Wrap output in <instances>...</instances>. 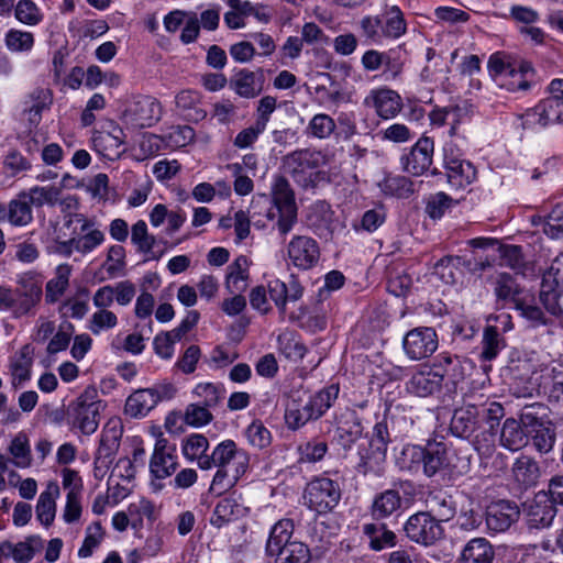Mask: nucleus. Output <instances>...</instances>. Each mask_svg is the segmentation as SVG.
<instances>
[{
	"label": "nucleus",
	"instance_id": "f257e3e1",
	"mask_svg": "<svg viewBox=\"0 0 563 563\" xmlns=\"http://www.w3.org/2000/svg\"><path fill=\"white\" fill-rule=\"evenodd\" d=\"M464 394L463 406L454 409L450 432L461 439L472 440L479 454H489L495 449L500 420L505 417L503 405L495 400Z\"/></svg>",
	"mask_w": 563,
	"mask_h": 563
},
{
	"label": "nucleus",
	"instance_id": "f03ea898",
	"mask_svg": "<svg viewBox=\"0 0 563 563\" xmlns=\"http://www.w3.org/2000/svg\"><path fill=\"white\" fill-rule=\"evenodd\" d=\"M487 70L496 86L509 92L529 91L534 78V69L529 62L504 52L489 56Z\"/></svg>",
	"mask_w": 563,
	"mask_h": 563
},
{
	"label": "nucleus",
	"instance_id": "7ed1b4c3",
	"mask_svg": "<svg viewBox=\"0 0 563 563\" xmlns=\"http://www.w3.org/2000/svg\"><path fill=\"white\" fill-rule=\"evenodd\" d=\"M360 30L366 42L382 45L386 41H396L407 32V22L398 5L388 7L380 14L364 15L360 20Z\"/></svg>",
	"mask_w": 563,
	"mask_h": 563
},
{
	"label": "nucleus",
	"instance_id": "20e7f679",
	"mask_svg": "<svg viewBox=\"0 0 563 563\" xmlns=\"http://www.w3.org/2000/svg\"><path fill=\"white\" fill-rule=\"evenodd\" d=\"M266 218L276 228L279 235L285 238L297 223L298 208L294 190L284 177H277L272 187V205Z\"/></svg>",
	"mask_w": 563,
	"mask_h": 563
},
{
	"label": "nucleus",
	"instance_id": "39448f33",
	"mask_svg": "<svg viewBox=\"0 0 563 563\" xmlns=\"http://www.w3.org/2000/svg\"><path fill=\"white\" fill-rule=\"evenodd\" d=\"M323 164L324 156L320 152L300 150L285 156L283 167L298 185L307 188L316 184Z\"/></svg>",
	"mask_w": 563,
	"mask_h": 563
},
{
	"label": "nucleus",
	"instance_id": "423d86ee",
	"mask_svg": "<svg viewBox=\"0 0 563 563\" xmlns=\"http://www.w3.org/2000/svg\"><path fill=\"white\" fill-rule=\"evenodd\" d=\"M390 434L386 418L375 423L369 440V452L365 454L360 452V462L356 470L360 474H374L382 476L384 473L383 464L386 460L387 446L390 443Z\"/></svg>",
	"mask_w": 563,
	"mask_h": 563
},
{
	"label": "nucleus",
	"instance_id": "0eeeda50",
	"mask_svg": "<svg viewBox=\"0 0 563 563\" xmlns=\"http://www.w3.org/2000/svg\"><path fill=\"white\" fill-rule=\"evenodd\" d=\"M162 103L152 96H133L125 106L122 113V121L126 128L141 130L152 128L162 118Z\"/></svg>",
	"mask_w": 563,
	"mask_h": 563
},
{
	"label": "nucleus",
	"instance_id": "6e6552de",
	"mask_svg": "<svg viewBox=\"0 0 563 563\" xmlns=\"http://www.w3.org/2000/svg\"><path fill=\"white\" fill-rule=\"evenodd\" d=\"M341 495L338 482L329 477H316L307 484L303 498L310 509L327 514L338 506Z\"/></svg>",
	"mask_w": 563,
	"mask_h": 563
},
{
	"label": "nucleus",
	"instance_id": "1a4fd4ad",
	"mask_svg": "<svg viewBox=\"0 0 563 563\" xmlns=\"http://www.w3.org/2000/svg\"><path fill=\"white\" fill-rule=\"evenodd\" d=\"M520 124L526 130L542 131L563 122V103L550 97L542 99L534 107L519 115Z\"/></svg>",
	"mask_w": 563,
	"mask_h": 563
},
{
	"label": "nucleus",
	"instance_id": "9d476101",
	"mask_svg": "<svg viewBox=\"0 0 563 563\" xmlns=\"http://www.w3.org/2000/svg\"><path fill=\"white\" fill-rule=\"evenodd\" d=\"M404 531L410 541L426 547L434 544L444 534L439 520L427 511L411 515L404 525Z\"/></svg>",
	"mask_w": 563,
	"mask_h": 563
},
{
	"label": "nucleus",
	"instance_id": "9b49d317",
	"mask_svg": "<svg viewBox=\"0 0 563 563\" xmlns=\"http://www.w3.org/2000/svg\"><path fill=\"white\" fill-rule=\"evenodd\" d=\"M104 240V233L96 227L95 222L84 220L77 236L66 241H56L52 250L64 256H70L74 252L88 254L99 247Z\"/></svg>",
	"mask_w": 563,
	"mask_h": 563
},
{
	"label": "nucleus",
	"instance_id": "f8f14e48",
	"mask_svg": "<svg viewBox=\"0 0 563 563\" xmlns=\"http://www.w3.org/2000/svg\"><path fill=\"white\" fill-rule=\"evenodd\" d=\"M102 408V402L93 400V397L86 391L68 406L67 412L73 426L89 435L98 429Z\"/></svg>",
	"mask_w": 563,
	"mask_h": 563
},
{
	"label": "nucleus",
	"instance_id": "ddd939ff",
	"mask_svg": "<svg viewBox=\"0 0 563 563\" xmlns=\"http://www.w3.org/2000/svg\"><path fill=\"white\" fill-rule=\"evenodd\" d=\"M249 454L238 449L233 440H224L220 442L209 456H202L200 460L201 470H211L213 467L222 468H249Z\"/></svg>",
	"mask_w": 563,
	"mask_h": 563
},
{
	"label": "nucleus",
	"instance_id": "4468645a",
	"mask_svg": "<svg viewBox=\"0 0 563 563\" xmlns=\"http://www.w3.org/2000/svg\"><path fill=\"white\" fill-rule=\"evenodd\" d=\"M289 263L299 271L314 268L320 261L318 242L308 235H294L286 245Z\"/></svg>",
	"mask_w": 563,
	"mask_h": 563
},
{
	"label": "nucleus",
	"instance_id": "2eb2a0df",
	"mask_svg": "<svg viewBox=\"0 0 563 563\" xmlns=\"http://www.w3.org/2000/svg\"><path fill=\"white\" fill-rule=\"evenodd\" d=\"M428 117L432 128L449 126L445 135L454 136L464 134L461 128L471 120V110L467 104L434 107Z\"/></svg>",
	"mask_w": 563,
	"mask_h": 563
},
{
	"label": "nucleus",
	"instance_id": "dca6fc26",
	"mask_svg": "<svg viewBox=\"0 0 563 563\" xmlns=\"http://www.w3.org/2000/svg\"><path fill=\"white\" fill-rule=\"evenodd\" d=\"M522 512L530 529H544L552 525L558 509L545 493L538 492L522 504Z\"/></svg>",
	"mask_w": 563,
	"mask_h": 563
},
{
	"label": "nucleus",
	"instance_id": "f3484780",
	"mask_svg": "<svg viewBox=\"0 0 563 563\" xmlns=\"http://www.w3.org/2000/svg\"><path fill=\"white\" fill-rule=\"evenodd\" d=\"M520 517V509L512 500L499 499L490 503L485 512L487 528L494 532L508 530Z\"/></svg>",
	"mask_w": 563,
	"mask_h": 563
},
{
	"label": "nucleus",
	"instance_id": "a211bd4d",
	"mask_svg": "<svg viewBox=\"0 0 563 563\" xmlns=\"http://www.w3.org/2000/svg\"><path fill=\"white\" fill-rule=\"evenodd\" d=\"M121 437L122 428L118 421H110L106 424L95 455L96 470H108L110 467L120 448Z\"/></svg>",
	"mask_w": 563,
	"mask_h": 563
},
{
	"label": "nucleus",
	"instance_id": "6ab92c4d",
	"mask_svg": "<svg viewBox=\"0 0 563 563\" xmlns=\"http://www.w3.org/2000/svg\"><path fill=\"white\" fill-rule=\"evenodd\" d=\"M433 152V140L428 136L420 137L410 151L401 156L402 168L409 174L422 175L432 164Z\"/></svg>",
	"mask_w": 563,
	"mask_h": 563
},
{
	"label": "nucleus",
	"instance_id": "aec40b11",
	"mask_svg": "<svg viewBox=\"0 0 563 563\" xmlns=\"http://www.w3.org/2000/svg\"><path fill=\"white\" fill-rule=\"evenodd\" d=\"M176 445L163 437L156 440L150 461L151 474L158 479L170 476L177 468Z\"/></svg>",
	"mask_w": 563,
	"mask_h": 563
},
{
	"label": "nucleus",
	"instance_id": "412c9836",
	"mask_svg": "<svg viewBox=\"0 0 563 563\" xmlns=\"http://www.w3.org/2000/svg\"><path fill=\"white\" fill-rule=\"evenodd\" d=\"M364 103L373 107L377 115L384 120L395 118L401 110V97L387 88L374 89L365 98Z\"/></svg>",
	"mask_w": 563,
	"mask_h": 563
},
{
	"label": "nucleus",
	"instance_id": "4be33fe9",
	"mask_svg": "<svg viewBox=\"0 0 563 563\" xmlns=\"http://www.w3.org/2000/svg\"><path fill=\"white\" fill-rule=\"evenodd\" d=\"M249 507L242 503L241 496L232 494L223 497L216 505L212 517L210 518V523L220 529L229 522L245 517Z\"/></svg>",
	"mask_w": 563,
	"mask_h": 563
},
{
	"label": "nucleus",
	"instance_id": "5701e85b",
	"mask_svg": "<svg viewBox=\"0 0 563 563\" xmlns=\"http://www.w3.org/2000/svg\"><path fill=\"white\" fill-rule=\"evenodd\" d=\"M443 375L442 365H434V369L419 371L410 378L408 389L419 397L430 396L441 387Z\"/></svg>",
	"mask_w": 563,
	"mask_h": 563
},
{
	"label": "nucleus",
	"instance_id": "b1692460",
	"mask_svg": "<svg viewBox=\"0 0 563 563\" xmlns=\"http://www.w3.org/2000/svg\"><path fill=\"white\" fill-rule=\"evenodd\" d=\"M37 303L16 289L0 286V310L10 312L14 318L33 314Z\"/></svg>",
	"mask_w": 563,
	"mask_h": 563
},
{
	"label": "nucleus",
	"instance_id": "393cba45",
	"mask_svg": "<svg viewBox=\"0 0 563 563\" xmlns=\"http://www.w3.org/2000/svg\"><path fill=\"white\" fill-rule=\"evenodd\" d=\"M450 464L449 449L443 442H428L423 446L422 473L432 477Z\"/></svg>",
	"mask_w": 563,
	"mask_h": 563
},
{
	"label": "nucleus",
	"instance_id": "a878e982",
	"mask_svg": "<svg viewBox=\"0 0 563 563\" xmlns=\"http://www.w3.org/2000/svg\"><path fill=\"white\" fill-rule=\"evenodd\" d=\"M251 261L245 255H239L227 267L225 289L230 294H242L246 290L250 279Z\"/></svg>",
	"mask_w": 563,
	"mask_h": 563
},
{
	"label": "nucleus",
	"instance_id": "bb28decb",
	"mask_svg": "<svg viewBox=\"0 0 563 563\" xmlns=\"http://www.w3.org/2000/svg\"><path fill=\"white\" fill-rule=\"evenodd\" d=\"M402 345L405 352H435L438 335L433 328H415L406 333Z\"/></svg>",
	"mask_w": 563,
	"mask_h": 563
},
{
	"label": "nucleus",
	"instance_id": "cd10ccee",
	"mask_svg": "<svg viewBox=\"0 0 563 563\" xmlns=\"http://www.w3.org/2000/svg\"><path fill=\"white\" fill-rule=\"evenodd\" d=\"M201 95L192 89H183L175 97V103L180 114L188 121L199 122L207 117L201 106Z\"/></svg>",
	"mask_w": 563,
	"mask_h": 563
},
{
	"label": "nucleus",
	"instance_id": "c85d7f7f",
	"mask_svg": "<svg viewBox=\"0 0 563 563\" xmlns=\"http://www.w3.org/2000/svg\"><path fill=\"white\" fill-rule=\"evenodd\" d=\"M499 431V444L509 451H519L529 443V434L515 418H507Z\"/></svg>",
	"mask_w": 563,
	"mask_h": 563
},
{
	"label": "nucleus",
	"instance_id": "c756f323",
	"mask_svg": "<svg viewBox=\"0 0 563 563\" xmlns=\"http://www.w3.org/2000/svg\"><path fill=\"white\" fill-rule=\"evenodd\" d=\"M32 221V209L25 196L0 205V222H9L14 227H24Z\"/></svg>",
	"mask_w": 563,
	"mask_h": 563
},
{
	"label": "nucleus",
	"instance_id": "7c9ffc66",
	"mask_svg": "<svg viewBox=\"0 0 563 563\" xmlns=\"http://www.w3.org/2000/svg\"><path fill=\"white\" fill-rule=\"evenodd\" d=\"M495 550L485 538H474L463 548L459 563H493Z\"/></svg>",
	"mask_w": 563,
	"mask_h": 563
},
{
	"label": "nucleus",
	"instance_id": "2f4dec72",
	"mask_svg": "<svg viewBox=\"0 0 563 563\" xmlns=\"http://www.w3.org/2000/svg\"><path fill=\"white\" fill-rule=\"evenodd\" d=\"M402 498L397 489L390 488L377 494L371 506V515L375 520H383L401 508Z\"/></svg>",
	"mask_w": 563,
	"mask_h": 563
},
{
	"label": "nucleus",
	"instance_id": "473e14b6",
	"mask_svg": "<svg viewBox=\"0 0 563 563\" xmlns=\"http://www.w3.org/2000/svg\"><path fill=\"white\" fill-rule=\"evenodd\" d=\"M42 547V539L38 536H31L23 542L16 544L10 541H3L0 543V550L2 551L3 558H13L16 563L30 562L37 548Z\"/></svg>",
	"mask_w": 563,
	"mask_h": 563
},
{
	"label": "nucleus",
	"instance_id": "72a5a7b5",
	"mask_svg": "<svg viewBox=\"0 0 563 563\" xmlns=\"http://www.w3.org/2000/svg\"><path fill=\"white\" fill-rule=\"evenodd\" d=\"M230 88L242 98H254L263 89L262 76L249 69H241L231 79Z\"/></svg>",
	"mask_w": 563,
	"mask_h": 563
},
{
	"label": "nucleus",
	"instance_id": "f704fd0d",
	"mask_svg": "<svg viewBox=\"0 0 563 563\" xmlns=\"http://www.w3.org/2000/svg\"><path fill=\"white\" fill-rule=\"evenodd\" d=\"M512 475L520 485L532 487L537 485L541 477L539 462L529 455H520L512 465Z\"/></svg>",
	"mask_w": 563,
	"mask_h": 563
},
{
	"label": "nucleus",
	"instance_id": "c9c22d12",
	"mask_svg": "<svg viewBox=\"0 0 563 563\" xmlns=\"http://www.w3.org/2000/svg\"><path fill=\"white\" fill-rule=\"evenodd\" d=\"M294 532V522L290 519H282L276 522L269 532L268 540L266 542V554L275 556L277 552H280L290 541Z\"/></svg>",
	"mask_w": 563,
	"mask_h": 563
},
{
	"label": "nucleus",
	"instance_id": "e433bc0d",
	"mask_svg": "<svg viewBox=\"0 0 563 563\" xmlns=\"http://www.w3.org/2000/svg\"><path fill=\"white\" fill-rule=\"evenodd\" d=\"M363 533L369 539V548L374 551H382L397 543L396 534L385 523H366L363 526Z\"/></svg>",
	"mask_w": 563,
	"mask_h": 563
},
{
	"label": "nucleus",
	"instance_id": "4c0bfd02",
	"mask_svg": "<svg viewBox=\"0 0 563 563\" xmlns=\"http://www.w3.org/2000/svg\"><path fill=\"white\" fill-rule=\"evenodd\" d=\"M69 264H60L55 269V276L46 283L45 299L48 303L56 302L66 291L71 275Z\"/></svg>",
	"mask_w": 563,
	"mask_h": 563
},
{
	"label": "nucleus",
	"instance_id": "58836bf2",
	"mask_svg": "<svg viewBox=\"0 0 563 563\" xmlns=\"http://www.w3.org/2000/svg\"><path fill=\"white\" fill-rule=\"evenodd\" d=\"M59 495V487L57 484H49L46 490L42 492L37 505L36 517L42 525L48 527L52 525L56 514L55 499Z\"/></svg>",
	"mask_w": 563,
	"mask_h": 563
},
{
	"label": "nucleus",
	"instance_id": "ea45409f",
	"mask_svg": "<svg viewBox=\"0 0 563 563\" xmlns=\"http://www.w3.org/2000/svg\"><path fill=\"white\" fill-rule=\"evenodd\" d=\"M362 433L361 422L354 415H351L350 418L339 422L333 439L340 446L347 450L361 438Z\"/></svg>",
	"mask_w": 563,
	"mask_h": 563
},
{
	"label": "nucleus",
	"instance_id": "a19ab883",
	"mask_svg": "<svg viewBox=\"0 0 563 563\" xmlns=\"http://www.w3.org/2000/svg\"><path fill=\"white\" fill-rule=\"evenodd\" d=\"M43 282L44 277L41 273L35 271L24 272L16 276L18 286L15 289L38 305L43 296Z\"/></svg>",
	"mask_w": 563,
	"mask_h": 563
},
{
	"label": "nucleus",
	"instance_id": "79ce46f5",
	"mask_svg": "<svg viewBox=\"0 0 563 563\" xmlns=\"http://www.w3.org/2000/svg\"><path fill=\"white\" fill-rule=\"evenodd\" d=\"M247 468H222L217 467V472L211 482L209 493L221 496L236 485L239 479L245 474Z\"/></svg>",
	"mask_w": 563,
	"mask_h": 563
},
{
	"label": "nucleus",
	"instance_id": "37998d69",
	"mask_svg": "<svg viewBox=\"0 0 563 563\" xmlns=\"http://www.w3.org/2000/svg\"><path fill=\"white\" fill-rule=\"evenodd\" d=\"M466 266V258L462 256H444L439 260L433 268L437 275L444 284H454L461 274V267Z\"/></svg>",
	"mask_w": 563,
	"mask_h": 563
},
{
	"label": "nucleus",
	"instance_id": "c03bdc74",
	"mask_svg": "<svg viewBox=\"0 0 563 563\" xmlns=\"http://www.w3.org/2000/svg\"><path fill=\"white\" fill-rule=\"evenodd\" d=\"M448 172L449 180L457 186H465L473 183L476 178V169L474 165L462 158L455 161H449L444 163Z\"/></svg>",
	"mask_w": 563,
	"mask_h": 563
},
{
	"label": "nucleus",
	"instance_id": "a18cd8bd",
	"mask_svg": "<svg viewBox=\"0 0 563 563\" xmlns=\"http://www.w3.org/2000/svg\"><path fill=\"white\" fill-rule=\"evenodd\" d=\"M89 311V291L86 288L80 289L75 296L67 298L59 307V312L64 318L80 320Z\"/></svg>",
	"mask_w": 563,
	"mask_h": 563
},
{
	"label": "nucleus",
	"instance_id": "49530a36",
	"mask_svg": "<svg viewBox=\"0 0 563 563\" xmlns=\"http://www.w3.org/2000/svg\"><path fill=\"white\" fill-rule=\"evenodd\" d=\"M430 510L433 517L439 520V523L449 521L456 514L455 501L452 496L444 493L431 495L428 499Z\"/></svg>",
	"mask_w": 563,
	"mask_h": 563
},
{
	"label": "nucleus",
	"instance_id": "de8ad7c7",
	"mask_svg": "<svg viewBox=\"0 0 563 563\" xmlns=\"http://www.w3.org/2000/svg\"><path fill=\"white\" fill-rule=\"evenodd\" d=\"M423 446L407 444L397 456L396 463L401 471L416 474L422 471Z\"/></svg>",
	"mask_w": 563,
	"mask_h": 563
},
{
	"label": "nucleus",
	"instance_id": "09e8293b",
	"mask_svg": "<svg viewBox=\"0 0 563 563\" xmlns=\"http://www.w3.org/2000/svg\"><path fill=\"white\" fill-rule=\"evenodd\" d=\"M230 10L224 13V23L229 29L235 30L245 26V19L253 12L249 1L228 0Z\"/></svg>",
	"mask_w": 563,
	"mask_h": 563
},
{
	"label": "nucleus",
	"instance_id": "8fccbe9b",
	"mask_svg": "<svg viewBox=\"0 0 563 563\" xmlns=\"http://www.w3.org/2000/svg\"><path fill=\"white\" fill-rule=\"evenodd\" d=\"M155 406H151V398L147 395V388L135 390L131 394L124 406L125 415L131 418L145 417Z\"/></svg>",
	"mask_w": 563,
	"mask_h": 563
},
{
	"label": "nucleus",
	"instance_id": "3c124183",
	"mask_svg": "<svg viewBox=\"0 0 563 563\" xmlns=\"http://www.w3.org/2000/svg\"><path fill=\"white\" fill-rule=\"evenodd\" d=\"M118 325L117 314L109 309H97L88 319L86 328L95 335L110 331Z\"/></svg>",
	"mask_w": 563,
	"mask_h": 563
},
{
	"label": "nucleus",
	"instance_id": "603ef678",
	"mask_svg": "<svg viewBox=\"0 0 563 563\" xmlns=\"http://www.w3.org/2000/svg\"><path fill=\"white\" fill-rule=\"evenodd\" d=\"M32 363L30 354H15L11 357L9 369L15 388L30 379Z\"/></svg>",
	"mask_w": 563,
	"mask_h": 563
},
{
	"label": "nucleus",
	"instance_id": "864d4df0",
	"mask_svg": "<svg viewBox=\"0 0 563 563\" xmlns=\"http://www.w3.org/2000/svg\"><path fill=\"white\" fill-rule=\"evenodd\" d=\"M275 556V563H309L311 558L309 548L299 541L288 543Z\"/></svg>",
	"mask_w": 563,
	"mask_h": 563
},
{
	"label": "nucleus",
	"instance_id": "5fc2aeb1",
	"mask_svg": "<svg viewBox=\"0 0 563 563\" xmlns=\"http://www.w3.org/2000/svg\"><path fill=\"white\" fill-rule=\"evenodd\" d=\"M380 188L385 195L398 198H408L415 191L412 181L399 175L386 177L380 184Z\"/></svg>",
	"mask_w": 563,
	"mask_h": 563
},
{
	"label": "nucleus",
	"instance_id": "6e6d98bb",
	"mask_svg": "<svg viewBox=\"0 0 563 563\" xmlns=\"http://www.w3.org/2000/svg\"><path fill=\"white\" fill-rule=\"evenodd\" d=\"M313 401H308L301 408L294 404L286 409L285 419L289 428L298 429L310 420H317Z\"/></svg>",
	"mask_w": 563,
	"mask_h": 563
},
{
	"label": "nucleus",
	"instance_id": "4d7b16f0",
	"mask_svg": "<svg viewBox=\"0 0 563 563\" xmlns=\"http://www.w3.org/2000/svg\"><path fill=\"white\" fill-rule=\"evenodd\" d=\"M209 448L208 439L203 434L192 433L188 435L183 443V453L188 460H197L200 467L202 456H209L207 450Z\"/></svg>",
	"mask_w": 563,
	"mask_h": 563
},
{
	"label": "nucleus",
	"instance_id": "13d9d810",
	"mask_svg": "<svg viewBox=\"0 0 563 563\" xmlns=\"http://www.w3.org/2000/svg\"><path fill=\"white\" fill-rule=\"evenodd\" d=\"M541 411H544V407L538 402L527 405L522 408L518 421L521 423L522 428L528 434L532 433L539 428H542L549 422L543 420L542 416L540 415Z\"/></svg>",
	"mask_w": 563,
	"mask_h": 563
},
{
	"label": "nucleus",
	"instance_id": "bf43d9fd",
	"mask_svg": "<svg viewBox=\"0 0 563 563\" xmlns=\"http://www.w3.org/2000/svg\"><path fill=\"white\" fill-rule=\"evenodd\" d=\"M495 295L499 300L516 303L520 298L518 285L507 273H499L495 282Z\"/></svg>",
	"mask_w": 563,
	"mask_h": 563
},
{
	"label": "nucleus",
	"instance_id": "052dcab7",
	"mask_svg": "<svg viewBox=\"0 0 563 563\" xmlns=\"http://www.w3.org/2000/svg\"><path fill=\"white\" fill-rule=\"evenodd\" d=\"M555 429L551 422L529 433L533 448L541 454L549 453L555 443Z\"/></svg>",
	"mask_w": 563,
	"mask_h": 563
},
{
	"label": "nucleus",
	"instance_id": "680f3d73",
	"mask_svg": "<svg viewBox=\"0 0 563 563\" xmlns=\"http://www.w3.org/2000/svg\"><path fill=\"white\" fill-rule=\"evenodd\" d=\"M5 45L14 53L30 52L34 45L32 32L11 29L5 34Z\"/></svg>",
	"mask_w": 563,
	"mask_h": 563
},
{
	"label": "nucleus",
	"instance_id": "e2e57ef3",
	"mask_svg": "<svg viewBox=\"0 0 563 563\" xmlns=\"http://www.w3.org/2000/svg\"><path fill=\"white\" fill-rule=\"evenodd\" d=\"M49 98L47 92L41 90L31 96L30 102H27L24 109L27 115V121L32 126H37L42 120L43 111L48 107Z\"/></svg>",
	"mask_w": 563,
	"mask_h": 563
},
{
	"label": "nucleus",
	"instance_id": "0e129e2a",
	"mask_svg": "<svg viewBox=\"0 0 563 563\" xmlns=\"http://www.w3.org/2000/svg\"><path fill=\"white\" fill-rule=\"evenodd\" d=\"M195 139V131L188 125L170 129L165 135V145L168 148L177 150L187 146Z\"/></svg>",
	"mask_w": 563,
	"mask_h": 563
},
{
	"label": "nucleus",
	"instance_id": "69168bd1",
	"mask_svg": "<svg viewBox=\"0 0 563 563\" xmlns=\"http://www.w3.org/2000/svg\"><path fill=\"white\" fill-rule=\"evenodd\" d=\"M14 13L15 18L26 25H36L43 20L40 8L32 0H19Z\"/></svg>",
	"mask_w": 563,
	"mask_h": 563
},
{
	"label": "nucleus",
	"instance_id": "338daca9",
	"mask_svg": "<svg viewBox=\"0 0 563 563\" xmlns=\"http://www.w3.org/2000/svg\"><path fill=\"white\" fill-rule=\"evenodd\" d=\"M334 129V120L325 113H318L313 115L307 126L308 133L317 139L329 137L333 133Z\"/></svg>",
	"mask_w": 563,
	"mask_h": 563
},
{
	"label": "nucleus",
	"instance_id": "774afa93",
	"mask_svg": "<svg viewBox=\"0 0 563 563\" xmlns=\"http://www.w3.org/2000/svg\"><path fill=\"white\" fill-rule=\"evenodd\" d=\"M540 371L545 372L552 382V396L556 399L563 398V362L552 361L549 365L542 366Z\"/></svg>",
	"mask_w": 563,
	"mask_h": 563
}]
</instances>
